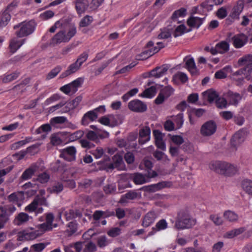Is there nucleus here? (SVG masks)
I'll return each instance as SVG.
<instances>
[{
    "label": "nucleus",
    "mask_w": 252,
    "mask_h": 252,
    "mask_svg": "<svg viewBox=\"0 0 252 252\" xmlns=\"http://www.w3.org/2000/svg\"><path fill=\"white\" fill-rule=\"evenodd\" d=\"M187 10L185 8H181L180 9L175 11L172 16V19L173 20H176L179 17H183L186 15Z\"/></svg>",
    "instance_id": "nucleus-47"
},
{
    "label": "nucleus",
    "mask_w": 252,
    "mask_h": 252,
    "mask_svg": "<svg viewBox=\"0 0 252 252\" xmlns=\"http://www.w3.org/2000/svg\"><path fill=\"white\" fill-rule=\"evenodd\" d=\"M7 198L9 202H18L24 199V192L22 191L13 192L8 196Z\"/></svg>",
    "instance_id": "nucleus-33"
},
{
    "label": "nucleus",
    "mask_w": 252,
    "mask_h": 252,
    "mask_svg": "<svg viewBox=\"0 0 252 252\" xmlns=\"http://www.w3.org/2000/svg\"><path fill=\"white\" fill-rule=\"evenodd\" d=\"M151 129L149 126L141 128L139 132L138 141L139 144L143 145L150 140Z\"/></svg>",
    "instance_id": "nucleus-15"
},
{
    "label": "nucleus",
    "mask_w": 252,
    "mask_h": 252,
    "mask_svg": "<svg viewBox=\"0 0 252 252\" xmlns=\"http://www.w3.org/2000/svg\"><path fill=\"white\" fill-rule=\"evenodd\" d=\"M84 135V131L78 130L68 135L69 140L71 141H75L81 138Z\"/></svg>",
    "instance_id": "nucleus-54"
},
{
    "label": "nucleus",
    "mask_w": 252,
    "mask_h": 252,
    "mask_svg": "<svg viewBox=\"0 0 252 252\" xmlns=\"http://www.w3.org/2000/svg\"><path fill=\"white\" fill-rule=\"evenodd\" d=\"M173 88L170 86L165 87L160 91V93H161L166 98L170 96L173 94Z\"/></svg>",
    "instance_id": "nucleus-52"
},
{
    "label": "nucleus",
    "mask_w": 252,
    "mask_h": 252,
    "mask_svg": "<svg viewBox=\"0 0 252 252\" xmlns=\"http://www.w3.org/2000/svg\"><path fill=\"white\" fill-rule=\"evenodd\" d=\"M225 161L220 160H212L209 164V168L218 174L221 175L223 171V168L225 167Z\"/></svg>",
    "instance_id": "nucleus-21"
},
{
    "label": "nucleus",
    "mask_w": 252,
    "mask_h": 252,
    "mask_svg": "<svg viewBox=\"0 0 252 252\" xmlns=\"http://www.w3.org/2000/svg\"><path fill=\"white\" fill-rule=\"evenodd\" d=\"M80 67L81 66L79 65L78 63L75 62L70 64L65 71L61 73L60 78L63 79L74 73L80 69Z\"/></svg>",
    "instance_id": "nucleus-23"
},
{
    "label": "nucleus",
    "mask_w": 252,
    "mask_h": 252,
    "mask_svg": "<svg viewBox=\"0 0 252 252\" xmlns=\"http://www.w3.org/2000/svg\"><path fill=\"white\" fill-rule=\"evenodd\" d=\"M186 62V67L192 74H195L197 72V68L193 58L186 57L184 59Z\"/></svg>",
    "instance_id": "nucleus-25"
},
{
    "label": "nucleus",
    "mask_w": 252,
    "mask_h": 252,
    "mask_svg": "<svg viewBox=\"0 0 252 252\" xmlns=\"http://www.w3.org/2000/svg\"><path fill=\"white\" fill-rule=\"evenodd\" d=\"M216 47L220 54H223L229 49V45L225 41H221L218 43L216 45Z\"/></svg>",
    "instance_id": "nucleus-40"
},
{
    "label": "nucleus",
    "mask_w": 252,
    "mask_h": 252,
    "mask_svg": "<svg viewBox=\"0 0 252 252\" xmlns=\"http://www.w3.org/2000/svg\"><path fill=\"white\" fill-rule=\"evenodd\" d=\"M132 180L135 184H142L146 182L145 177L142 174L136 173L133 175Z\"/></svg>",
    "instance_id": "nucleus-46"
},
{
    "label": "nucleus",
    "mask_w": 252,
    "mask_h": 252,
    "mask_svg": "<svg viewBox=\"0 0 252 252\" xmlns=\"http://www.w3.org/2000/svg\"><path fill=\"white\" fill-rule=\"evenodd\" d=\"M39 150L38 145H32L27 148L26 150H21L14 156H18V158H24L27 154H30V156H34L37 153Z\"/></svg>",
    "instance_id": "nucleus-19"
},
{
    "label": "nucleus",
    "mask_w": 252,
    "mask_h": 252,
    "mask_svg": "<svg viewBox=\"0 0 252 252\" xmlns=\"http://www.w3.org/2000/svg\"><path fill=\"white\" fill-rule=\"evenodd\" d=\"M41 236L38 230L29 232L27 230L21 231L18 233L17 240L23 241L25 240H33L38 237Z\"/></svg>",
    "instance_id": "nucleus-12"
},
{
    "label": "nucleus",
    "mask_w": 252,
    "mask_h": 252,
    "mask_svg": "<svg viewBox=\"0 0 252 252\" xmlns=\"http://www.w3.org/2000/svg\"><path fill=\"white\" fill-rule=\"evenodd\" d=\"M123 158H116L114 162L110 161V158H103L102 161H99L97 164L101 165V167L107 171L112 170L115 168L121 169L124 166Z\"/></svg>",
    "instance_id": "nucleus-6"
},
{
    "label": "nucleus",
    "mask_w": 252,
    "mask_h": 252,
    "mask_svg": "<svg viewBox=\"0 0 252 252\" xmlns=\"http://www.w3.org/2000/svg\"><path fill=\"white\" fill-rule=\"evenodd\" d=\"M66 165L63 162H61L60 160H58L53 167V168L55 171H58L61 173V179L65 183V186L70 189H73L75 188L76 184L73 180H67V177L65 176L66 172H67L66 169Z\"/></svg>",
    "instance_id": "nucleus-5"
},
{
    "label": "nucleus",
    "mask_w": 252,
    "mask_h": 252,
    "mask_svg": "<svg viewBox=\"0 0 252 252\" xmlns=\"http://www.w3.org/2000/svg\"><path fill=\"white\" fill-rule=\"evenodd\" d=\"M216 104L217 107L219 108H225L227 107V101L223 97H218L216 100Z\"/></svg>",
    "instance_id": "nucleus-53"
},
{
    "label": "nucleus",
    "mask_w": 252,
    "mask_h": 252,
    "mask_svg": "<svg viewBox=\"0 0 252 252\" xmlns=\"http://www.w3.org/2000/svg\"><path fill=\"white\" fill-rule=\"evenodd\" d=\"M138 196V193L134 191H129L127 192L124 196H122L120 200L121 203H123L125 202V199H130L133 200L136 198Z\"/></svg>",
    "instance_id": "nucleus-48"
},
{
    "label": "nucleus",
    "mask_w": 252,
    "mask_h": 252,
    "mask_svg": "<svg viewBox=\"0 0 252 252\" xmlns=\"http://www.w3.org/2000/svg\"><path fill=\"white\" fill-rule=\"evenodd\" d=\"M11 15L7 9L0 13V28L6 27L11 20Z\"/></svg>",
    "instance_id": "nucleus-27"
},
{
    "label": "nucleus",
    "mask_w": 252,
    "mask_h": 252,
    "mask_svg": "<svg viewBox=\"0 0 252 252\" xmlns=\"http://www.w3.org/2000/svg\"><path fill=\"white\" fill-rule=\"evenodd\" d=\"M54 12L53 11L47 10L41 13L40 17L44 20H47L52 18L54 16Z\"/></svg>",
    "instance_id": "nucleus-63"
},
{
    "label": "nucleus",
    "mask_w": 252,
    "mask_h": 252,
    "mask_svg": "<svg viewBox=\"0 0 252 252\" xmlns=\"http://www.w3.org/2000/svg\"><path fill=\"white\" fill-rule=\"evenodd\" d=\"M207 94V99L209 102H212L219 97V95L216 91H208L206 92Z\"/></svg>",
    "instance_id": "nucleus-61"
},
{
    "label": "nucleus",
    "mask_w": 252,
    "mask_h": 252,
    "mask_svg": "<svg viewBox=\"0 0 252 252\" xmlns=\"http://www.w3.org/2000/svg\"><path fill=\"white\" fill-rule=\"evenodd\" d=\"M62 69L61 65H57L48 73L46 76V79L50 80L55 78L61 72Z\"/></svg>",
    "instance_id": "nucleus-45"
},
{
    "label": "nucleus",
    "mask_w": 252,
    "mask_h": 252,
    "mask_svg": "<svg viewBox=\"0 0 252 252\" xmlns=\"http://www.w3.org/2000/svg\"><path fill=\"white\" fill-rule=\"evenodd\" d=\"M88 57V53L87 52H84L78 56L75 62L81 66L83 63L87 61Z\"/></svg>",
    "instance_id": "nucleus-59"
},
{
    "label": "nucleus",
    "mask_w": 252,
    "mask_h": 252,
    "mask_svg": "<svg viewBox=\"0 0 252 252\" xmlns=\"http://www.w3.org/2000/svg\"><path fill=\"white\" fill-rule=\"evenodd\" d=\"M247 135V131L245 129L243 128L237 131L231 139V146L236 148L245 141Z\"/></svg>",
    "instance_id": "nucleus-9"
},
{
    "label": "nucleus",
    "mask_w": 252,
    "mask_h": 252,
    "mask_svg": "<svg viewBox=\"0 0 252 252\" xmlns=\"http://www.w3.org/2000/svg\"><path fill=\"white\" fill-rule=\"evenodd\" d=\"M227 99L230 105L237 106L242 99V95L238 93L229 92Z\"/></svg>",
    "instance_id": "nucleus-28"
},
{
    "label": "nucleus",
    "mask_w": 252,
    "mask_h": 252,
    "mask_svg": "<svg viewBox=\"0 0 252 252\" xmlns=\"http://www.w3.org/2000/svg\"><path fill=\"white\" fill-rule=\"evenodd\" d=\"M225 167L223 168V171L222 172L221 175L226 176H231L235 175L237 172V168L234 165L228 162H225Z\"/></svg>",
    "instance_id": "nucleus-24"
},
{
    "label": "nucleus",
    "mask_w": 252,
    "mask_h": 252,
    "mask_svg": "<svg viewBox=\"0 0 252 252\" xmlns=\"http://www.w3.org/2000/svg\"><path fill=\"white\" fill-rule=\"evenodd\" d=\"M248 41V36L244 33H238L233 36L230 41L235 48H241L245 46Z\"/></svg>",
    "instance_id": "nucleus-10"
},
{
    "label": "nucleus",
    "mask_w": 252,
    "mask_h": 252,
    "mask_svg": "<svg viewBox=\"0 0 252 252\" xmlns=\"http://www.w3.org/2000/svg\"><path fill=\"white\" fill-rule=\"evenodd\" d=\"M173 79H177L180 80L182 83H186L188 80V77L187 75L182 72H179L174 75Z\"/></svg>",
    "instance_id": "nucleus-56"
},
{
    "label": "nucleus",
    "mask_w": 252,
    "mask_h": 252,
    "mask_svg": "<svg viewBox=\"0 0 252 252\" xmlns=\"http://www.w3.org/2000/svg\"><path fill=\"white\" fill-rule=\"evenodd\" d=\"M66 30L67 33L65 34V36L68 42L76 34L77 30L75 26L72 24H68Z\"/></svg>",
    "instance_id": "nucleus-38"
},
{
    "label": "nucleus",
    "mask_w": 252,
    "mask_h": 252,
    "mask_svg": "<svg viewBox=\"0 0 252 252\" xmlns=\"http://www.w3.org/2000/svg\"><path fill=\"white\" fill-rule=\"evenodd\" d=\"M223 216L224 218L230 221H235L238 220V215L231 211H226Z\"/></svg>",
    "instance_id": "nucleus-50"
},
{
    "label": "nucleus",
    "mask_w": 252,
    "mask_h": 252,
    "mask_svg": "<svg viewBox=\"0 0 252 252\" xmlns=\"http://www.w3.org/2000/svg\"><path fill=\"white\" fill-rule=\"evenodd\" d=\"M74 2L75 10L79 16L84 13L88 8V0H75Z\"/></svg>",
    "instance_id": "nucleus-17"
},
{
    "label": "nucleus",
    "mask_w": 252,
    "mask_h": 252,
    "mask_svg": "<svg viewBox=\"0 0 252 252\" xmlns=\"http://www.w3.org/2000/svg\"><path fill=\"white\" fill-rule=\"evenodd\" d=\"M20 73L18 71H15L10 74L5 75L3 77H0L4 83H9L13 80L16 79L19 76Z\"/></svg>",
    "instance_id": "nucleus-39"
},
{
    "label": "nucleus",
    "mask_w": 252,
    "mask_h": 252,
    "mask_svg": "<svg viewBox=\"0 0 252 252\" xmlns=\"http://www.w3.org/2000/svg\"><path fill=\"white\" fill-rule=\"evenodd\" d=\"M156 92V87L152 86L145 89L140 95L143 97L152 98L155 95Z\"/></svg>",
    "instance_id": "nucleus-35"
},
{
    "label": "nucleus",
    "mask_w": 252,
    "mask_h": 252,
    "mask_svg": "<svg viewBox=\"0 0 252 252\" xmlns=\"http://www.w3.org/2000/svg\"><path fill=\"white\" fill-rule=\"evenodd\" d=\"M36 24L33 20L25 21L14 26L15 34L18 38L27 37L35 30Z\"/></svg>",
    "instance_id": "nucleus-3"
},
{
    "label": "nucleus",
    "mask_w": 252,
    "mask_h": 252,
    "mask_svg": "<svg viewBox=\"0 0 252 252\" xmlns=\"http://www.w3.org/2000/svg\"><path fill=\"white\" fill-rule=\"evenodd\" d=\"M93 21L92 16L86 15L79 22L80 27H86L90 25Z\"/></svg>",
    "instance_id": "nucleus-51"
},
{
    "label": "nucleus",
    "mask_w": 252,
    "mask_h": 252,
    "mask_svg": "<svg viewBox=\"0 0 252 252\" xmlns=\"http://www.w3.org/2000/svg\"><path fill=\"white\" fill-rule=\"evenodd\" d=\"M33 137L32 136H28L25 138V139L19 141L18 142H15L12 144L10 145V149L12 150H16L17 149H19L22 146L25 145L26 144L33 141Z\"/></svg>",
    "instance_id": "nucleus-29"
},
{
    "label": "nucleus",
    "mask_w": 252,
    "mask_h": 252,
    "mask_svg": "<svg viewBox=\"0 0 252 252\" xmlns=\"http://www.w3.org/2000/svg\"><path fill=\"white\" fill-rule=\"evenodd\" d=\"M37 227L39 229L38 230L41 235L46 231L51 230L52 229V227L46 222L38 225Z\"/></svg>",
    "instance_id": "nucleus-60"
},
{
    "label": "nucleus",
    "mask_w": 252,
    "mask_h": 252,
    "mask_svg": "<svg viewBox=\"0 0 252 252\" xmlns=\"http://www.w3.org/2000/svg\"><path fill=\"white\" fill-rule=\"evenodd\" d=\"M227 12L225 8L221 7L216 12L217 16L220 19H222L226 17Z\"/></svg>",
    "instance_id": "nucleus-64"
},
{
    "label": "nucleus",
    "mask_w": 252,
    "mask_h": 252,
    "mask_svg": "<svg viewBox=\"0 0 252 252\" xmlns=\"http://www.w3.org/2000/svg\"><path fill=\"white\" fill-rule=\"evenodd\" d=\"M205 19V17L204 18H200L191 16L188 19L187 24L188 26L191 28L198 29L203 23Z\"/></svg>",
    "instance_id": "nucleus-20"
},
{
    "label": "nucleus",
    "mask_w": 252,
    "mask_h": 252,
    "mask_svg": "<svg viewBox=\"0 0 252 252\" xmlns=\"http://www.w3.org/2000/svg\"><path fill=\"white\" fill-rule=\"evenodd\" d=\"M156 218V214L153 212H150L145 216L142 222V225L144 227L150 226Z\"/></svg>",
    "instance_id": "nucleus-31"
},
{
    "label": "nucleus",
    "mask_w": 252,
    "mask_h": 252,
    "mask_svg": "<svg viewBox=\"0 0 252 252\" xmlns=\"http://www.w3.org/2000/svg\"><path fill=\"white\" fill-rule=\"evenodd\" d=\"M157 46H154V47L149 50V51H148L147 52V56H151L153 55L154 54L157 53L161 49L165 47L166 46H167V43H164L162 42H158L157 43Z\"/></svg>",
    "instance_id": "nucleus-41"
},
{
    "label": "nucleus",
    "mask_w": 252,
    "mask_h": 252,
    "mask_svg": "<svg viewBox=\"0 0 252 252\" xmlns=\"http://www.w3.org/2000/svg\"><path fill=\"white\" fill-rule=\"evenodd\" d=\"M26 41V39H18L14 37L10 41L9 48L12 54L15 53Z\"/></svg>",
    "instance_id": "nucleus-18"
},
{
    "label": "nucleus",
    "mask_w": 252,
    "mask_h": 252,
    "mask_svg": "<svg viewBox=\"0 0 252 252\" xmlns=\"http://www.w3.org/2000/svg\"><path fill=\"white\" fill-rule=\"evenodd\" d=\"M158 38L159 39H164L171 38V33L168 29L161 30L160 33L158 35Z\"/></svg>",
    "instance_id": "nucleus-58"
},
{
    "label": "nucleus",
    "mask_w": 252,
    "mask_h": 252,
    "mask_svg": "<svg viewBox=\"0 0 252 252\" xmlns=\"http://www.w3.org/2000/svg\"><path fill=\"white\" fill-rule=\"evenodd\" d=\"M37 206V201L34 198L32 202L25 208V210L29 212H34L36 211Z\"/></svg>",
    "instance_id": "nucleus-62"
},
{
    "label": "nucleus",
    "mask_w": 252,
    "mask_h": 252,
    "mask_svg": "<svg viewBox=\"0 0 252 252\" xmlns=\"http://www.w3.org/2000/svg\"><path fill=\"white\" fill-rule=\"evenodd\" d=\"M169 183L170 182H161L156 184H153L143 187L140 189V190L149 192H154L168 186L167 184Z\"/></svg>",
    "instance_id": "nucleus-16"
},
{
    "label": "nucleus",
    "mask_w": 252,
    "mask_h": 252,
    "mask_svg": "<svg viewBox=\"0 0 252 252\" xmlns=\"http://www.w3.org/2000/svg\"><path fill=\"white\" fill-rule=\"evenodd\" d=\"M244 6V4L243 1H238L236 4L233 7L230 16L233 19H238L240 14L243 10Z\"/></svg>",
    "instance_id": "nucleus-22"
},
{
    "label": "nucleus",
    "mask_w": 252,
    "mask_h": 252,
    "mask_svg": "<svg viewBox=\"0 0 252 252\" xmlns=\"http://www.w3.org/2000/svg\"><path fill=\"white\" fill-rule=\"evenodd\" d=\"M29 220V216L25 213H20L15 218L14 223L18 226H20Z\"/></svg>",
    "instance_id": "nucleus-30"
},
{
    "label": "nucleus",
    "mask_w": 252,
    "mask_h": 252,
    "mask_svg": "<svg viewBox=\"0 0 252 252\" xmlns=\"http://www.w3.org/2000/svg\"><path fill=\"white\" fill-rule=\"evenodd\" d=\"M105 111V106L103 105L99 106L94 110L90 111L87 112L83 117L81 121L83 125H86L88 124V120L91 121L95 120L97 118V113H103Z\"/></svg>",
    "instance_id": "nucleus-8"
},
{
    "label": "nucleus",
    "mask_w": 252,
    "mask_h": 252,
    "mask_svg": "<svg viewBox=\"0 0 252 252\" xmlns=\"http://www.w3.org/2000/svg\"><path fill=\"white\" fill-rule=\"evenodd\" d=\"M128 107L132 111L140 113L145 112L147 109V105L139 99L130 101L128 104Z\"/></svg>",
    "instance_id": "nucleus-13"
},
{
    "label": "nucleus",
    "mask_w": 252,
    "mask_h": 252,
    "mask_svg": "<svg viewBox=\"0 0 252 252\" xmlns=\"http://www.w3.org/2000/svg\"><path fill=\"white\" fill-rule=\"evenodd\" d=\"M173 120L174 122V124L176 125L177 129L181 128L184 122V114L182 112L179 113L173 117Z\"/></svg>",
    "instance_id": "nucleus-42"
},
{
    "label": "nucleus",
    "mask_w": 252,
    "mask_h": 252,
    "mask_svg": "<svg viewBox=\"0 0 252 252\" xmlns=\"http://www.w3.org/2000/svg\"><path fill=\"white\" fill-rule=\"evenodd\" d=\"M67 122V119L64 116H58L52 118L50 123L51 126L55 127H58V125L63 124Z\"/></svg>",
    "instance_id": "nucleus-37"
},
{
    "label": "nucleus",
    "mask_w": 252,
    "mask_h": 252,
    "mask_svg": "<svg viewBox=\"0 0 252 252\" xmlns=\"http://www.w3.org/2000/svg\"><path fill=\"white\" fill-rule=\"evenodd\" d=\"M195 219H193L187 208L181 209L177 214L176 218L175 227L178 230L189 229L196 224Z\"/></svg>",
    "instance_id": "nucleus-2"
},
{
    "label": "nucleus",
    "mask_w": 252,
    "mask_h": 252,
    "mask_svg": "<svg viewBox=\"0 0 252 252\" xmlns=\"http://www.w3.org/2000/svg\"><path fill=\"white\" fill-rule=\"evenodd\" d=\"M51 130V124H46L41 125L39 127L35 130V133L38 134L42 132H48Z\"/></svg>",
    "instance_id": "nucleus-55"
},
{
    "label": "nucleus",
    "mask_w": 252,
    "mask_h": 252,
    "mask_svg": "<svg viewBox=\"0 0 252 252\" xmlns=\"http://www.w3.org/2000/svg\"><path fill=\"white\" fill-rule=\"evenodd\" d=\"M65 36V32L64 31H61L57 33L52 38L51 43L53 44H58L62 42H67Z\"/></svg>",
    "instance_id": "nucleus-26"
},
{
    "label": "nucleus",
    "mask_w": 252,
    "mask_h": 252,
    "mask_svg": "<svg viewBox=\"0 0 252 252\" xmlns=\"http://www.w3.org/2000/svg\"><path fill=\"white\" fill-rule=\"evenodd\" d=\"M109 136V133L106 131H102L101 130H96L95 131L88 130L86 134V137L88 139L97 141L99 139H102Z\"/></svg>",
    "instance_id": "nucleus-14"
},
{
    "label": "nucleus",
    "mask_w": 252,
    "mask_h": 252,
    "mask_svg": "<svg viewBox=\"0 0 252 252\" xmlns=\"http://www.w3.org/2000/svg\"><path fill=\"white\" fill-rule=\"evenodd\" d=\"M131 150H129L127 147L126 142L123 139H118L117 145L121 149L112 158H134L133 152L135 151L137 146L136 143H133Z\"/></svg>",
    "instance_id": "nucleus-4"
},
{
    "label": "nucleus",
    "mask_w": 252,
    "mask_h": 252,
    "mask_svg": "<svg viewBox=\"0 0 252 252\" xmlns=\"http://www.w3.org/2000/svg\"><path fill=\"white\" fill-rule=\"evenodd\" d=\"M186 27L184 25H180L177 26L173 33L174 37L181 36L186 32Z\"/></svg>",
    "instance_id": "nucleus-49"
},
{
    "label": "nucleus",
    "mask_w": 252,
    "mask_h": 252,
    "mask_svg": "<svg viewBox=\"0 0 252 252\" xmlns=\"http://www.w3.org/2000/svg\"><path fill=\"white\" fill-rule=\"evenodd\" d=\"M217 125L212 121H209L205 123L201 126L200 132L203 136H210L213 134L216 131Z\"/></svg>",
    "instance_id": "nucleus-11"
},
{
    "label": "nucleus",
    "mask_w": 252,
    "mask_h": 252,
    "mask_svg": "<svg viewBox=\"0 0 252 252\" xmlns=\"http://www.w3.org/2000/svg\"><path fill=\"white\" fill-rule=\"evenodd\" d=\"M238 63L239 66H245L232 74L233 79L238 81L241 84L244 78L250 79L252 73V55H247L240 58Z\"/></svg>",
    "instance_id": "nucleus-1"
},
{
    "label": "nucleus",
    "mask_w": 252,
    "mask_h": 252,
    "mask_svg": "<svg viewBox=\"0 0 252 252\" xmlns=\"http://www.w3.org/2000/svg\"><path fill=\"white\" fill-rule=\"evenodd\" d=\"M83 82V79L78 78L71 83L61 87L60 90L65 94H69L70 93L74 94L77 91L78 88L81 87Z\"/></svg>",
    "instance_id": "nucleus-7"
},
{
    "label": "nucleus",
    "mask_w": 252,
    "mask_h": 252,
    "mask_svg": "<svg viewBox=\"0 0 252 252\" xmlns=\"http://www.w3.org/2000/svg\"><path fill=\"white\" fill-rule=\"evenodd\" d=\"M121 229L119 227H113L107 231V234L111 237H116L120 235Z\"/></svg>",
    "instance_id": "nucleus-57"
},
{
    "label": "nucleus",
    "mask_w": 252,
    "mask_h": 252,
    "mask_svg": "<svg viewBox=\"0 0 252 252\" xmlns=\"http://www.w3.org/2000/svg\"><path fill=\"white\" fill-rule=\"evenodd\" d=\"M213 6L214 5L211 0H205L200 4V9L205 11L212 10Z\"/></svg>",
    "instance_id": "nucleus-44"
},
{
    "label": "nucleus",
    "mask_w": 252,
    "mask_h": 252,
    "mask_svg": "<svg viewBox=\"0 0 252 252\" xmlns=\"http://www.w3.org/2000/svg\"><path fill=\"white\" fill-rule=\"evenodd\" d=\"M37 166L32 165L27 169L23 173L21 177V179L25 180L32 178V176L34 174L37 169Z\"/></svg>",
    "instance_id": "nucleus-32"
},
{
    "label": "nucleus",
    "mask_w": 252,
    "mask_h": 252,
    "mask_svg": "<svg viewBox=\"0 0 252 252\" xmlns=\"http://www.w3.org/2000/svg\"><path fill=\"white\" fill-rule=\"evenodd\" d=\"M63 186L61 183L56 182L47 189V191L50 193L58 194L63 190Z\"/></svg>",
    "instance_id": "nucleus-34"
},
{
    "label": "nucleus",
    "mask_w": 252,
    "mask_h": 252,
    "mask_svg": "<svg viewBox=\"0 0 252 252\" xmlns=\"http://www.w3.org/2000/svg\"><path fill=\"white\" fill-rule=\"evenodd\" d=\"M76 153V149L74 147H68L62 150L60 158H65V156H72L75 158Z\"/></svg>",
    "instance_id": "nucleus-36"
},
{
    "label": "nucleus",
    "mask_w": 252,
    "mask_h": 252,
    "mask_svg": "<svg viewBox=\"0 0 252 252\" xmlns=\"http://www.w3.org/2000/svg\"><path fill=\"white\" fill-rule=\"evenodd\" d=\"M243 189L249 194L252 195V181L245 179L242 182Z\"/></svg>",
    "instance_id": "nucleus-43"
}]
</instances>
